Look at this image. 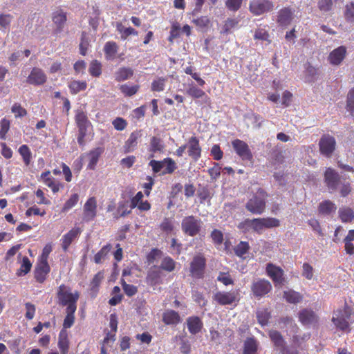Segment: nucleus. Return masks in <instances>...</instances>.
<instances>
[{"instance_id": "1", "label": "nucleus", "mask_w": 354, "mask_h": 354, "mask_svg": "<svg viewBox=\"0 0 354 354\" xmlns=\"http://www.w3.org/2000/svg\"><path fill=\"white\" fill-rule=\"evenodd\" d=\"M267 197V193L263 189L259 188L246 203V209L254 214H261L266 209Z\"/></svg>"}, {"instance_id": "2", "label": "nucleus", "mask_w": 354, "mask_h": 354, "mask_svg": "<svg viewBox=\"0 0 354 354\" xmlns=\"http://www.w3.org/2000/svg\"><path fill=\"white\" fill-rule=\"evenodd\" d=\"M245 223L255 232L261 233L265 228L278 227L279 225V221L274 218H259L247 219Z\"/></svg>"}, {"instance_id": "3", "label": "nucleus", "mask_w": 354, "mask_h": 354, "mask_svg": "<svg viewBox=\"0 0 354 354\" xmlns=\"http://www.w3.org/2000/svg\"><path fill=\"white\" fill-rule=\"evenodd\" d=\"M202 225L203 222L200 218L189 216L183 219L181 227L186 234L194 236L200 232Z\"/></svg>"}, {"instance_id": "4", "label": "nucleus", "mask_w": 354, "mask_h": 354, "mask_svg": "<svg viewBox=\"0 0 354 354\" xmlns=\"http://www.w3.org/2000/svg\"><path fill=\"white\" fill-rule=\"evenodd\" d=\"M272 290L271 283L265 279H256L253 280L251 285V291L257 298H261L266 296Z\"/></svg>"}, {"instance_id": "5", "label": "nucleus", "mask_w": 354, "mask_h": 354, "mask_svg": "<svg viewBox=\"0 0 354 354\" xmlns=\"http://www.w3.org/2000/svg\"><path fill=\"white\" fill-rule=\"evenodd\" d=\"M80 295L77 291L74 293L71 292L70 288L62 284L59 287L57 292V298L59 304L62 306H66L73 302H77L79 299Z\"/></svg>"}, {"instance_id": "6", "label": "nucleus", "mask_w": 354, "mask_h": 354, "mask_svg": "<svg viewBox=\"0 0 354 354\" xmlns=\"http://www.w3.org/2000/svg\"><path fill=\"white\" fill-rule=\"evenodd\" d=\"M319 147L322 155L327 158L330 157L336 147L335 138L330 135L322 136L319 142Z\"/></svg>"}, {"instance_id": "7", "label": "nucleus", "mask_w": 354, "mask_h": 354, "mask_svg": "<svg viewBox=\"0 0 354 354\" xmlns=\"http://www.w3.org/2000/svg\"><path fill=\"white\" fill-rule=\"evenodd\" d=\"M268 275L272 279L275 287H281L285 283L283 270L272 263H268L266 266Z\"/></svg>"}, {"instance_id": "8", "label": "nucleus", "mask_w": 354, "mask_h": 354, "mask_svg": "<svg viewBox=\"0 0 354 354\" xmlns=\"http://www.w3.org/2000/svg\"><path fill=\"white\" fill-rule=\"evenodd\" d=\"M232 146L236 154L243 160H252V154L248 145L246 142L239 139H236L232 142Z\"/></svg>"}, {"instance_id": "9", "label": "nucleus", "mask_w": 354, "mask_h": 354, "mask_svg": "<svg viewBox=\"0 0 354 354\" xmlns=\"http://www.w3.org/2000/svg\"><path fill=\"white\" fill-rule=\"evenodd\" d=\"M273 3L269 0H253L250 4V10L255 15H261L272 10Z\"/></svg>"}, {"instance_id": "10", "label": "nucleus", "mask_w": 354, "mask_h": 354, "mask_svg": "<svg viewBox=\"0 0 354 354\" xmlns=\"http://www.w3.org/2000/svg\"><path fill=\"white\" fill-rule=\"evenodd\" d=\"M299 319L301 324L306 326H315L319 321L317 315L308 308L303 309L299 313Z\"/></svg>"}, {"instance_id": "11", "label": "nucleus", "mask_w": 354, "mask_h": 354, "mask_svg": "<svg viewBox=\"0 0 354 354\" xmlns=\"http://www.w3.org/2000/svg\"><path fill=\"white\" fill-rule=\"evenodd\" d=\"M324 176L326 184L330 192L337 190L342 182L339 175L334 169L328 168L325 171Z\"/></svg>"}, {"instance_id": "12", "label": "nucleus", "mask_w": 354, "mask_h": 354, "mask_svg": "<svg viewBox=\"0 0 354 354\" xmlns=\"http://www.w3.org/2000/svg\"><path fill=\"white\" fill-rule=\"evenodd\" d=\"M205 267V258L200 255L195 256L190 265V272L192 275L194 277H201L203 274Z\"/></svg>"}, {"instance_id": "13", "label": "nucleus", "mask_w": 354, "mask_h": 354, "mask_svg": "<svg viewBox=\"0 0 354 354\" xmlns=\"http://www.w3.org/2000/svg\"><path fill=\"white\" fill-rule=\"evenodd\" d=\"M97 212V201L95 197L89 198L84 205L83 220L86 222L94 219Z\"/></svg>"}, {"instance_id": "14", "label": "nucleus", "mask_w": 354, "mask_h": 354, "mask_svg": "<svg viewBox=\"0 0 354 354\" xmlns=\"http://www.w3.org/2000/svg\"><path fill=\"white\" fill-rule=\"evenodd\" d=\"M47 80L44 72L39 68L34 67L27 78L28 84L39 86L44 84Z\"/></svg>"}, {"instance_id": "15", "label": "nucleus", "mask_w": 354, "mask_h": 354, "mask_svg": "<svg viewBox=\"0 0 354 354\" xmlns=\"http://www.w3.org/2000/svg\"><path fill=\"white\" fill-rule=\"evenodd\" d=\"M186 145L189 156L194 161H197L201 156V148L197 138L194 136L191 137Z\"/></svg>"}, {"instance_id": "16", "label": "nucleus", "mask_w": 354, "mask_h": 354, "mask_svg": "<svg viewBox=\"0 0 354 354\" xmlns=\"http://www.w3.org/2000/svg\"><path fill=\"white\" fill-rule=\"evenodd\" d=\"M214 299L220 305H230L236 301L234 292H218L214 295Z\"/></svg>"}, {"instance_id": "17", "label": "nucleus", "mask_w": 354, "mask_h": 354, "mask_svg": "<svg viewBox=\"0 0 354 354\" xmlns=\"http://www.w3.org/2000/svg\"><path fill=\"white\" fill-rule=\"evenodd\" d=\"M294 12L288 8H284L278 12L277 21L281 26L286 27L293 19Z\"/></svg>"}, {"instance_id": "18", "label": "nucleus", "mask_w": 354, "mask_h": 354, "mask_svg": "<svg viewBox=\"0 0 354 354\" xmlns=\"http://www.w3.org/2000/svg\"><path fill=\"white\" fill-rule=\"evenodd\" d=\"M67 20L66 12L63 10H57L53 14V21L55 26L56 33L61 32Z\"/></svg>"}, {"instance_id": "19", "label": "nucleus", "mask_w": 354, "mask_h": 354, "mask_svg": "<svg viewBox=\"0 0 354 354\" xmlns=\"http://www.w3.org/2000/svg\"><path fill=\"white\" fill-rule=\"evenodd\" d=\"M268 335L275 348L280 351H284V348H286V342L280 332L276 330H270L268 332Z\"/></svg>"}, {"instance_id": "20", "label": "nucleus", "mask_w": 354, "mask_h": 354, "mask_svg": "<svg viewBox=\"0 0 354 354\" xmlns=\"http://www.w3.org/2000/svg\"><path fill=\"white\" fill-rule=\"evenodd\" d=\"M346 53V47L342 46L333 50L329 55L330 62L333 65H339L344 59Z\"/></svg>"}, {"instance_id": "21", "label": "nucleus", "mask_w": 354, "mask_h": 354, "mask_svg": "<svg viewBox=\"0 0 354 354\" xmlns=\"http://www.w3.org/2000/svg\"><path fill=\"white\" fill-rule=\"evenodd\" d=\"M50 271V267L48 264V262L44 261H40L39 263L37 265L35 269V277L36 280L42 283L46 279V274Z\"/></svg>"}, {"instance_id": "22", "label": "nucleus", "mask_w": 354, "mask_h": 354, "mask_svg": "<svg viewBox=\"0 0 354 354\" xmlns=\"http://www.w3.org/2000/svg\"><path fill=\"white\" fill-rule=\"evenodd\" d=\"M80 228H73L63 236L62 247L64 251L66 252L71 243L80 234Z\"/></svg>"}, {"instance_id": "23", "label": "nucleus", "mask_w": 354, "mask_h": 354, "mask_svg": "<svg viewBox=\"0 0 354 354\" xmlns=\"http://www.w3.org/2000/svg\"><path fill=\"white\" fill-rule=\"evenodd\" d=\"M162 272L159 267L153 266L150 268L147 276V281L153 286L160 283Z\"/></svg>"}, {"instance_id": "24", "label": "nucleus", "mask_w": 354, "mask_h": 354, "mask_svg": "<svg viewBox=\"0 0 354 354\" xmlns=\"http://www.w3.org/2000/svg\"><path fill=\"white\" fill-rule=\"evenodd\" d=\"M332 322L338 329L343 332L348 333L351 330L350 325L352 323L347 319H344V317H340L339 315H333Z\"/></svg>"}, {"instance_id": "25", "label": "nucleus", "mask_w": 354, "mask_h": 354, "mask_svg": "<svg viewBox=\"0 0 354 354\" xmlns=\"http://www.w3.org/2000/svg\"><path fill=\"white\" fill-rule=\"evenodd\" d=\"M337 209L336 205L330 200H326L319 205V212L323 215H329Z\"/></svg>"}, {"instance_id": "26", "label": "nucleus", "mask_w": 354, "mask_h": 354, "mask_svg": "<svg viewBox=\"0 0 354 354\" xmlns=\"http://www.w3.org/2000/svg\"><path fill=\"white\" fill-rule=\"evenodd\" d=\"M187 323L188 330L192 334L198 333L203 326V323L198 317H189Z\"/></svg>"}, {"instance_id": "27", "label": "nucleus", "mask_w": 354, "mask_h": 354, "mask_svg": "<svg viewBox=\"0 0 354 354\" xmlns=\"http://www.w3.org/2000/svg\"><path fill=\"white\" fill-rule=\"evenodd\" d=\"M258 348V342L253 337H248L244 342L243 353L256 354Z\"/></svg>"}, {"instance_id": "28", "label": "nucleus", "mask_w": 354, "mask_h": 354, "mask_svg": "<svg viewBox=\"0 0 354 354\" xmlns=\"http://www.w3.org/2000/svg\"><path fill=\"white\" fill-rule=\"evenodd\" d=\"M104 50L106 59L107 60H113L115 59L118 52V46L115 42L109 41L105 44Z\"/></svg>"}, {"instance_id": "29", "label": "nucleus", "mask_w": 354, "mask_h": 354, "mask_svg": "<svg viewBox=\"0 0 354 354\" xmlns=\"http://www.w3.org/2000/svg\"><path fill=\"white\" fill-rule=\"evenodd\" d=\"M141 134L140 131H134L131 133L129 139L125 142L124 148L126 152H131L133 150L137 145L138 139L140 138Z\"/></svg>"}, {"instance_id": "30", "label": "nucleus", "mask_w": 354, "mask_h": 354, "mask_svg": "<svg viewBox=\"0 0 354 354\" xmlns=\"http://www.w3.org/2000/svg\"><path fill=\"white\" fill-rule=\"evenodd\" d=\"M163 321L166 324H176L180 322V316L174 310H167L163 315Z\"/></svg>"}, {"instance_id": "31", "label": "nucleus", "mask_w": 354, "mask_h": 354, "mask_svg": "<svg viewBox=\"0 0 354 354\" xmlns=\"http://www.w3.org/2000/svg\"><path fill=\"white\" fill-rule=\"evenodd\" d=\"M133 74V71L131 68L122 67L115 73V77L117 81L121 82L130 78Z\"/></svg>"}, {"instance_id": "32", "label": "nucleus", "mask_w": 354, "mask_h": 354, "mask_svg": "<svg viewBox=\"0 0 354 354\" xmlns=\"http://www.w3.org/2000/svg\"><path fill=\"white\" fill-rule=\"evenodd\" d=\"M103 150L101 148H96L90 151L89 156V162L88 165V168L90 169H94L98 161L99 157L102 154Z\"/></svg>"}, {"instance_id": "33", "label": "nucleus", "mask_w": 354, "mask_h": 354, "mask_svg": "<svg viewBox=\"0 0 354 354\" xmlns=\"http://www.w3.org/2000/svg\"><path fill=\"white\" fill-rule=\"evenodd\" d=\"M75 120L79 130H87V127L90 125V122L83 111L79 112L76 115Z\"/></svg>"}, {"instance_id": "34", "label": "nucleus", "mask_w": 354, "mask_h": 354, "mask_svg": "<svg viewBox=\"0 0 354 354\" xmlns=\"http://www.w3.org/2000/svg\"><path fill=\"white\" fill-rule=\"evenodd\" d=\"M352 312V308L345 304L343 310H337V311L334 312L333 315H339L340 317H344V319L350 321L351 323H353L354 319L351 316Z\"/></svg>"}, {"instance_id": "35", "label": "nucleus", "mask_w": 354, "mask_h": 354, "mask_svg": "<svg viewBox=\"0 0 354 354\" xmlns=\"http://www.w3.org/2000/svg\"><path fill=\"white\" fill-rule=\"evenodd\" d=\"M283 297L288 302L291 304H297L302 299V297L299 292L292 290L284 291Z\"/></svg>"}, {"instance_id": "36", "label": "nucleus", "mask_w": 354, "mask_h": 354, "mask_svg": "<svg viewBox=\"0 0 354 354\" xmlns=\"http://www.w3.org/2000/svg\"><path fill=\"white\" fill-rule=\"evenodd\" d=\"M58 346L62 354H67L68 351V340L66 333H60L59 335Z\"/></svg>"}, {"instance_id": "37", "label": "nucleus", "mask_w": 354, "mask_h": 354, "mask_svg": "<svg viewBox=\"0 0 354 354\" xmlns=\"http://www.w3.org/2000/svg\"><path fill=\"white\" fill-rule=\"evenodd\" d=\"M339 218L344 223L351 222L354 218V212L351 208H340L339 209Z\"/></svg>"}, {"instance_id": "38", "label": "nucleus", "mask_w": 354, "mask_h": 354, "mask_svg": "<svg viewBox=\"0 0 354 354\" xmlns=\"http://www.w3.org/2000/svg\"><path fill=\"white\" fill-rule=\"evenodd\" d=\"M117 30L121 34V38L126 39L131 35H137L138 32L133 28H126L122 24H118L116 26Z\"/></svg>"}, {"instance_id": "39", "label": "nucleus", "mask_w": 354, "mask_h": 354, "mask_svg": "<svg viewBox=\"0 0 354 354\" xmlns=\"http://www.w3.org/2000/svg\"><path fill=\"white\" fill-rule=\"evenodd\" d=\"M112 246L111 244L104 245L94 257V261L96 263H101L110 252Z\"/></svg>"}, {"instance_id": "40", "label": "nucleus", "mask_w": 354, "mask_h": 354, "mask_svg": "<svg viewBox=\"0 0 354 354\" xmlns=\"http://www.w3.org/2000/svg\"><path fill=\"white\" fill-rule=\"evenodd\" d=\"M68 87L73 94H77L78 92L86 89V82L73 80L69 83Z\"/></svg>"}, {"instance_id": "41", "label": "nucleus", "mask_w": 354, "mask_h": 354, "mask_svg": "<svg viewBox=\"0 0 354 354\" xmlns=\"http://www.w3.org/2000/svg\"><path fill=\"white\" fill-rule=\"evenodd\" d=\"M32 267V263L27 257H24L22 259V263L20 268L17 270V274L18 276L26 275L30 272Z\"/></svg>"}, {"instance_id": "42", "label": "nucleus", "mask_w": 354, "mask_h": 354, "mask_svg": "<svg viewBox=\"0 0 354 354\" xmlns=\"http://www.w3.org/2000/svg\"><path fill=\"white\" fill-rule=\"evenodd\" d=\"M257 317L259 323L265 326L268 324L270 315L267 309H260L257 311Z\"/></svg>"}, {"instance_id": "43", "label": "nucleus", "mask_w": 354, "mask_h": 354, "mask_svg": "<svg viewBox=\"0 0 354 354\" xmlns=\"http://www.w3.org/2000/svg\"><path fill=\"white\" fill-rule=\"evenodd\" d=\"M89 73L94 77H98L102 73V65L97 60H93L89 66Z\"/></svg>"}, {"instance_id": "44", "label": "nucleus", "mask_w": 354, "mask_h": 354, "mask_svg": "<svg viewBox=\"0 0 354 354\" xmlns=\"http://www.w3.org/2000/svg\"><path fill=\"white\" fill-rule=\"evenodd\" d=\"M163 169H164V171H162L163 174L173 173L174 171V170L176 169L175 162L169 158L164 159L163 160Z\"/></svg>"}, {"instance_id": "45", "label": "nucleus", "mask_w": 354, "mask_h": 354, "mask_svg": "<svg viewBox=\"0 0 354 354\" xmlns=\"http://www.w3.org/2000/svg\"><path fill=\"white\" fill-rule=\"evenodd\" d=\"M239 23V20L236 19H227L223 26L222 30L221 31L223 34H228L230 30L235 28Z\"/></svg>"}, {"instance_id": "46", "label": "nucleus", "mask_w": 354, "mask_h": 354, "mask_svg": "<svg viewBox=\"0 0 354 354\" xmlns=\"http://www.w3.org/2000/svg\"><path fill=\"white\" fill-rule=\"evenodd\" d=\"M187 93L194 98H200L205 95V92L196 87L193 84L189 86L188 89L187 90Z\"/></svg>"}, {"instance_id": "47", "label": "nucleus", "mask_w": 354, "mask_h": 354, "mask_svg": "<svg viewBox=\"0 0 354 354\" xmlns=\"http://www.w3.org/2000/svg\"><path fill=\"white\" fill-rule=\"evenodd\" d=\"M163 145L162 143V140L157 138L153 137L151 140L150 142V150L152 152H161L163 149Z\"/></svg>"}, {"instance_id": "48", "label": "nucleus", "mask_w": 354, "mask_h": 354, "mask_svg": "<svg viewBox=\"0 0 354 354\" xmlns=\"http://www.w3.org/2000/svg\"><path fill=\"white\" fill-rule=\"evenodd\" d=\"M20 155L23 157V160L26 165H28L30 162L31 152L28 147L26 145L21 146L19 149Z\"/></svg>"}, {"instance_id": "49", "label": "nucleus", "mask_w": 354, "mask_h": 354, "mask_svg": "<svg viewBox=\"0 0 354 354\" xmlns=\"http://www.w3.org/2000/svg\"><path fill=\"white\" fill-rule=\"evenodd\" d=\"M160 268L167 272H171L175 268V261L170 257H165L162 261Z\"/></svg>"}, {"instance_id": "50", "label": "nucleus", "mask_w": 354, "mask_h": 354, "mask_svg": "<svg viewBox=\"0 0 354 354\" xmlns=\"http://www.w3.org/2000/svg\"><path fill=\"white\" fill-rule=\"evenodd\" d=\"M333 4L332 0H319L317 6L322 12L325 13L332 10Z\"/></svg>"}, {"instance_id": "51", "label": "nucleus", "mask_w": 354, "mask_h": 354, "mask_svg": "<svg viewBox=\"0 0 354 354\" xmlns=\"http://www.w3.org/2000/svg\"><path fill=\"white\" fill-rule=\"evenodd\" d=\"M249 248L250 246L247 242H241L235 247L234 252L236 255L242 257L248 252Z\"/></svg>"}, {"instance_id": "52", "label": "nucleus", "mask_w": 354, "mask_h": 354, "mask_svg": "<svg viewBox=\"0 0 354 354\" xmlns=\"http://www.w3.org/2000/svg\"><path fill=\"white\" fill-rule=\"evenodd\" d=\"M166 79L160 77L156 80H154L151 84V90L153 91H162L165 89V83Z\"/></svg>"}, {"instance_id": "53", "label": "nucleus", "mask_w": 354, "mask_h": 354, "mask_svg": "<svg viewBox=\"0 0 354 354\" xmlns=\"http://www.w3.org/2000/svg\"><path fill=\"white\" fill-rule=\"evenodd\" d=\"M79 200V196L77 194H74L71 195L70 198L65 203L63 211L66 212L72 208L73 206H75Z\"/></svg>"}, {"instance_id": "54", "label": "nucleus", "mask_w": 354, "mask_h": 354, "mask_svg": "<svg viewBox=\"0 0 354 354\" xmlns=\"http://www.w3.org/2000/svg\"><path fill=\"white\" fill-rule=\"evenodd\" d=\"M120 89L124 95H128V96H131V95H134L135 93H136V92L138 91V86H130L127 84H124V85L120 86Z\"/></svg>"}, {"instance_id": "55", "label": "nucleus", "mask_w": 354, "mask_h": 354, "mask_svg": "<svg viewBox=\"0 0 354 354\" xmlns=\"http://www.w3.org/2000/svg\"><path fill=\"white\" fill-rule=\"evenodd\" d=\"M11 111L13 113H15V117H24L27 114V111L25 109H24L19 104L15 103Z\"/></svg>"}, {"instance_id": "56", "label": "nucleus", "mask_w": 354, "mask_h": 354, "mask_svg": "<svg viewBox=\"0 0 354 354\" xmlns=\"http://www.w3.org/2000/svg\"><path fill=\"white\" fill-rule=\"evenodd\" d=\"M122 286L126 295L129 297L134 295L137 292L136 286L127 284L124 280H122Z\"/></svg>"}, {"instance_id": "57", "label": "nucleus", "mask_w": 354, "mask_h": 354, "mask_svg": "<svg viewBox=\"0 0 354 354\" xmlns=\"http://www.w3.org/2000/svg\"><path fill=\"white\" fill-rule=\"evenodd\" d=\"M339 186L341 196L346 197L351 193V187L349 183L341 182Z\"/></svg>"}, {"instance_id": "58", "label": "nucleus", "mask_w": 354, "mask_h": 354, "mask_svg": "<svg viewBox=\"0 0 354 354\" xmlns=\"http://www.w3.org/2000/svg\"><path fill=\"white\" fill-rule=\"evenodd\" d=\"M302 275L304 277H305L308 280H310L313 279V268L309 263H305L303 264Z\"/></svg>"}, {"instance_id": "59", "label": "nucleus", "mask_w": 354, "mask_h": 354, "mask_svg": "<svg viewBox=\"0 0 354 354\" xmlns=\"http://www.w3.org/2000/svg\"><path fill=\"white\" fill-rule=\"evenodd\" d=\"M112 124H113L114 128L118 131L124 130L127 125L126 120L120 117L115 118L112 122Z\"/></svg>"}, {"instance_id": "60", "label": "nucleus", "mask_w": 354, "mask_h": 354, "mask_svg": "<svg viewBox=\"0 0 354 354\" xmlns=\"http://www.w3.org/2000/svg\"><path fill=\"white\" fill-rule=\"evenodd\" d=\"M346 109L351 113L354 111V88L348 93Z\"/></svg>"}, {"instance_id": "61", "label": "nucleus", "mask_w": 354, "mask_h": 354, "mask_svg": "<svg viewBox=\"0 0 354 354\" xmlns=\"http://www.w3.org/2000/svg\"><path fill=\"white\" fill-rule=\"evenodd\" d=\"M243 0H227L226 6L232 11L238 10L242 3Z\"/></svg>"}, {"instance_id": "62", "label": "nucleus", "mask_w": 354, "mask_h": 354, "mask_svg": "<svg viewBox=\"0 0 354 354\" xmlns=\"http://www.w3.org/2000/svg\"><path fill=\"white\" fill-rule=\"evenodd\" d=\"M344 15L348 21H351L354 17V3L351 2L346 6Z\"/></svg>"}, {"instance_id": "63", "label": "nucleus", "mask_w": 354, "mask_h": 354, "mask_svg": "<svg viewBox=\"0 0 354 354\" xmlns=\"http://www.w3.org/2000/svg\"><path fill=\"white\" fill-rule=\"evenodd\" d=\"M211 237L216 244H221L223 241V233L218 230H214L212 232Z\"/></svg>"}, {"instance_id": "64", "label": "nucleus", "mask_w": 354, "mask_h": 354, "mask_svg": "<svg viewBox=\"0 0 354 354\" xmlns=\"http://www.w3.org/2000/svg\"><path fill=\"white\" fill-rule=\"evenodd\" d=\"M218 281L222 282L224 285L227 286L230 284H233L234 281L230 276L226 273L222 272L220 273L217 278Z\"/></svg>"}]
</instances>
